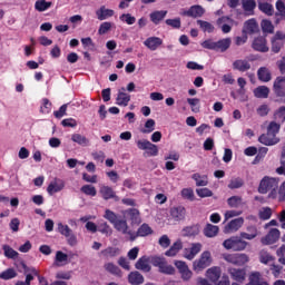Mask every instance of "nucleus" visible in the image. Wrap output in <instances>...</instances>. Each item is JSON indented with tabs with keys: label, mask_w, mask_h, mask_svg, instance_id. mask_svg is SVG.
<instances>
[{
	"label": "nucleus",
	"mask_w": 285,
	"mask_h": 285,
	"mask_svg": "<svg viewBox=\"0 0 285 285\" xmlns=\"http://www.w3.org/2000/svg\"><path fill=\"white\" fill-rule=\"evenodd\" d=\"M248 233L242 232L240 237L239 236H232L228 239H225L223 243L224 248L226 250H246V246H248V242L244 239H255L257 237V228L256 227H248L247 228Z\"/></svg>",
	"instance_id": "obj_1"
},
{
	"label": "nucleus",
	"mask_w": 285,
	"mask_h": 285,
	"mask_svg": "<svg viewBox=\"0 0 285 285\" xmlns=\"http://www.w3.org/2000/svg\"><path fill=\"white\" fill-rule=\"evenodd\" d=\"M277 190H279V178L264 176L258 186L261 195H267L268 199H277Z\"/></svg>",
	"instance_id": "obj_2"
},
{
	"label": "nucleus",
	"mask_w": 285,
	"mask_h": 285,
	"mask_svg": "<svg viewBox=\"0 0 285 285\" xmlns=\"http://www.w3.org/2000/svg\"><path fill=\"white\" fill-rule=\"evenodd\" d=\"M212 262L210 252L206 250L200 255L199 259L193 263V269L194 272H203L210 266Z\"/></svg>",
	"instance_id": "obj_3"
},
{
	"label": "nucleus",
	"mask_w": 285,
	"mask_h": 285,
	"mask_svg": "<svg viewBox=\"0 0 285 285\" xmlns=\"http://www.w3.org/2000/svg\"><path fill=\"white\" fill-rule=\"evenodd\" d=\"M224 259L228 264L242 267L248 264L250 258L246 254H226Z\"/></svg>",
	"instance_id": "obj_4"
},
{
	"label": "nucleus",
	"mask_w": 285,
	"mask_h": 285,
	"mask_svg": "<svg viewBox=\"0 0 285 285\" xmlns=\"http://www.w3.org/2000/svg\"><path fill=\"white\" fill-rule=\"evenodd\" d=\"M136 144L137 148L140 150H146L148 156L155 157L159 155V147L147 139L138 140Z\"/></svg>",
	"instance_id": "obj_5"
},
{
	"label": "nucleus",
	"mask_w": 285,
	"mask_h": 285,
	"mask_svg": "<svg viewBox=\"0 0 285 285\" xmlns=\"http://www.w3.org/2000/svg\"><path fill=\"white\" fill-rule=\"evenodd\" d=\"M175 267L178 269V273L180 274L181 279L184 282H190L191 281V278L194 276V273L189 268V266L187 265L186 262H184V261H176L175 262Z\"/></svg>",
	"instance_id": "obj_6"
},
{
	"label": "nucleus",
	"mask_w": 285,
	"mask_h": 285,
	"mask_svg": "<svg viewBox=\"0 0 285 285\" xmlns=\"http://www.w3.org/2000/svg\"><path fill=\"white\" fill-rule=\"evenodd\" d=\"M227 273L230 279L237 284H244V282H246V268L229 267Z\"/></svg>",
	"instance_id": "obj_7"
},
{
	"label": "nucleus",
	"mask_w": 285,
	"mask_h": 285,
	"mask_svg": "<svg viewBox=\"0 0 285 285\" xmlns=\"http://www.w3.org/2000/svg\"><path fill=\"white\" fill-rule=\"evenodd\" d=\"M66 188V183L61 178H55L47 187L48 195H56V193H61Z\"/></svg>",
	"instance_id": "obj_8"
},
{
	"label": "nucleus",
	"mask_w": 285,
	"mask_h": 285,
	"mask_svg": "<svg viewBox=\"0 0 285 285\" xmlns=\"http://www.w3.org/2000/svg\"><path fill=\"white\" fill-rule=\"evenodd\" d=\"M285 35L282 31H277L272 38V51L278 53L284 47Z\"/></svg>",
	"instance_id": "obj_9"
},
{
	"label": "nucleus",
	"mask_w": 285,
	"mask_h": 285,
	"mask_svg": "<svg viewBox=\"0 0 285 285\" xmlns=\"http://www.w3.org/2000/svg\"><path fill=\"white\" fill-rule=\"evenodd\" d=\"M279 229L272 228L268 234L261 239V243L263 244V246H271V244H275L279 240Z\"/></svg>",
	"instance_id": "obj_10"
},
{
	"label": "nucleus",
	"mask_w": 285,
	"mask_h": 285,
	"mask_svg": "<svg viewBox=\"0 0 285 285\" xmlns=\"http://www.w3.org/2000/svg\"><path fill=\"white\" fill-rule=\"evenodd\" d=\"M99 194L101 195L105 202H109V199H115L116 202H120L119 196H117L115 189L110 186H101L99 189Z\"/></svg>",
	"instance_id": "obj_11"
},
{
	"label": "nucleus",
	"mask_w": 285,
	"mask_h": 285,
	"mask_svg": "<svg viewBox=\"0 0 285 285\" xmlns=\"http://www.w3.org/2000/svg\"><path fill=\"white\" fill-rule=\"evenodd\" d=\"M187 209L184 206L173 207L170 209V217L174 222H184L186 219Z\"/></svg>",
	"instance_id": "obj_12"
},
{
	"label": "nucleus",
	"mask_w": 285,
	"mask_h": 285,
	"mask_svg": "<svg viewBox=\"0 0 285 285\" xmlns=\"http://www.w3.org/2000/svg\"><path fill=\"white\" fill-rule=\"evenodd\" d=\"M206 278L216 284L222 278V267L213 266L206 271Z\"/></svg>",
	"instance_id": "obj_13"
},
{
	"label": "nucleus",
	"mask_w": 285,
	"mask_h": 285,
	"mask_svg": "<svg viewBox=\"0 0 285 285\" xmlns=\"http://www.w3.org/2000/svg\"><path fill=\"white\" fill-rule=\"evenodd\" d=\"M130 100H131V96L126 92L125 87H121L118 90L117 98H116V104L118 106L127 107L129 105Z\"/></svg>",
	"instance_id": "obj_14"
},
{
	"label": "nucleus",
	"mask_w": 285,
	"mask_h": 285,
	"mask_svg": "<svg viewBox=\"0 0 285 285\" xmlns=\"http://www.w3.org/2000/svg\"><path fill=\"white\" fill-rule=\"evenodd\" d=\"M248 281L249 282L246 285H271V283H268L259 272L250 273Z\"/></svg>",
	"instance_id": "obj_15"
},
{
	"label": "nucleus",
	"mask_w": 285,
	"mask_h": 285,
	"mask_svg": "<svg viewBox=\"0 0 285 285\" xmlns=\"http://www.w3.org/2000/svg\"><path fill=\"white\" fill-rule=\"evenodd\" d=\"M258 141L265 146H273L279 142V138L275 134L267 131L259 136Z\"/></svg>",
	"instance_id": "obj_16"
},
{
	"label": "nucleus",
	"mask_w": 285,
	"mask_h": 285,
	"mask_svg": "<svg viewBox=\"0 0 285 285\" xmlns=\"http://www.w3.org/2000/svg\"><path fill=\"white\" fill-rule=\"evenodd\" d=\"M149 263H150V258L148 256H142L136 262L135 268L142 273H150L151 265Z\"/></svg>",
	"instance_id": "obj_17"
},
{
	"label": "nucleus",
	"mask_w": 285,
	"mask_h": 285,
	"mask_svg": "<svg viewBox=\"0 0 285 285\" xmlns=\"http://www.w3.org/2000/svg\"><path fill=\"white\" fill-rule=\"evenodd\" d=\"M242 32L246 35H255L259 32V24H257V20L249 19L245 21Z\"/></svg>",
	"instance_id": "obj_18"
},
{
	"label": "nucleus",
	"mask_w": 285,
	"mask_h": 285,
	"mask_svg": "<svg viewBox=\"0 0 285 285\" xmlns=\"http://www.w3.org/2000/svg\"><path fill=\"white\" fill-rule=\"evenodd\" d=\"M273 89L277 97H285V77H277L274 81Z\"/></svg>",
	"instance_id": "obj_19"
},
{
	"label": "nucleus",
	"mask_w": 285,
	"mask_h": 285,
	"mask_svg": "<svg viewBox=\"0 0 285 285\" xmlns=\"http://www.w3.org/2000/svg\"><path fill=\"white\" fill-rule=\"evenodd\" d=\"M132 226H139L142 222L140 210L137 208H130L126 212Z\"/></svg>",
	"instance_id": "obj_20"
},
{
	"label": "nucleus",
	"mask_w": 285,
	"mask_h": 285,
	"mask_svg": "<svg viewBox=\"0 0 285 285\" xmlns=\"http://www.w3.org/2000/svg\"><path fill=\"white\" fill-rule=\"evenodd\" d=\"M244 226V218L238 217L233 220H230L224 228V233H237V229Z\"/></svg>",
	"instance_id": "obj_21"
},
{
	"label": "nucleus",
	"mask_w": 285,
	"mask_h": 285,
	"mask_svg": "<svg viewBox=\"0 0 285 285\" xmlns=\"http://www.w3.org/2000/svg\"><path fill=\"white\" fill-rule=\"evenodd\" d=\"M252 47L254 50L259 52H268V46L265 37H258L254 39Z\"/></svg>",
	"instance_id": "obj_22"
},
{
	"label": "nucleus",
	"mask_w": 285,
	"mask_h": 285,
	"mask_svg": "<svg viewBox=\"0 0 285 285\" xmlns=\"http://www.w3.org/2000/svg\"><path fill=\"white\" fill-rule=\"evenodd\" d=\"M163 43L164 40L158 37H149L144 41V45L151 51L157 50Z\"/></svg>",
	"instance_id": "obj_23"
},
{
	"label": "nucleus",
	"mask_w": 285,
	"mask_h": 285,
	"mask_svg": "<svg viewBox=\"0 0 285 285\" xmlns=\"http://www.w3.org/2000/svg\"><path fill=\"white\" fill-rule=\"evenodd\" d=\"M184 244L181 239L176 240L169 249L165 252L166 257H176L180 250H183Z\"/></svg>",
	"instance_id": "obj_24"
},
{
	"label": "nucleus",
	"mask_w": 285,
	"mask_h": 285,
	"mask_svg": "<svg viewBox=\"0 0 285 285\" xmlns=\"http://www.w3.org/2000/svg\"><path fill=\"white\" fill-rule=\"evenodd\" d=\"M128 283L130 285H142L145 283V277L144 275L136 271V272H131L129 275H128Z\"/></svg>",
	"instance_id": "obj_25"
},
{
	"label": "nucleus",
	"mask_w": 285,
	"mask_h": 285,
	"mask_svg": "<svg viewBox=\"0 0 285 285\" xmlns=\"http://www.w3.org/2000/svg\"><path fill=\"white\" fill-rule=\"evenodd\" d=\"M97 19L100 21L107 20L108 18H111L115 16V11L111 9H107L106 6H102L99 8V10L96 11Z\"/></svg>",
	"instance_id": "obj_26"
},
{
	"label": "nucleus",
	"mask_w": 285,
	"mask_h": 285,
	"mask_svg": "<svg viewBox=\"0 0 285 285\" xmlns=\"http://www.w3.org/2000/svg\"><path fill=\"white\" fill-rule=\"evenodd\" d=\"M205 12L206 11L202 6H191L185 14L191 18H202Z\"/></svg>",
	"instance_id": "obj_27"
},
{
	"label": "nucleus",
	"mask_w": 285,
	"mask_h": 285,
	"mask_svg": "<svg viewBox=\"0 0 285 285\" xmlns=\"http://www.w3.org/2000/svg\"><path fill=\"white\" fill-rule=\"evenodd\" d=\"M258 259H259L261 264L268 265V264L275 262V256L271 255V253H268V250L262 249L258 253Z\"/></svg>",
	"instance_id": "obj_28"
},
{
	"label": "nucleus",
	"mask_w": 285,
	"mask_h": 285,
	"mask_svg": "<svg viewBox=\"0 0 285 285\" xmlns=\"http://www.w3.org/2000/svg\"><path fill=\"white\" fill-rule=\"evenodd\" d=\"M233 69L238 70L240 72L248 71L250 70V62H248V60H242V59L235 60L233 62Z\"/></svg>",
	"instance_id": "obj_29"
},
{
	"label": "nucleus",
	"mask_w": 285,
	"mask_h": 285,
	"mask_svg": "<svg viewBox=\"0 0 285 285\" xmlns=\"http://www.w3.org/2000/svg\"><path fill=\"white\" fill-rule=\"evenodd\" d=\"M243 10L248 14H255V8H257V2L255 0H242Z\"/></svg>",
	"instance_id": "obj_30"
},
{
	"label": "nucleus",
	"mask_w": 285,
	"mask_h": 285,
	"mask_svg": "<svg viewBox=\"0 0 285 285\" xmlns=\"http://www.w3.org/2000/svg\"><path fill=\"white\" fill-rule=\"evenodd\" d=\"M168 14V11H155L149 14L150 21L158 26Z\"/></svg>",
	"instance_id": "obj_31"
},
{
	"label": "nucleus",
	"mask_w": 285,
	"mask_h": 285,
	"mask_svg": "<svg viewBox=\"0 0 285 285\" xmlns=\"http://www.w3.org/2000/svg\"><path fill=\"white\" fill-rule=\"evenodd\" d=\"M258 80L263 82H268L271 79H273V75L271 73V70L266 67H261L257 71Z\"/></svg>",
	"instance_id": "obj_32"
},
{
	"label": "nucleus",
	"mask_w": 285,
	"mask_h": 285,
	"mask_svg": "<svg viewBox=\"0 0 285 285\" xmlns=\"http://www.w3.org/2000/svg\"><path fill=\"white\" fill-rule=\"evenodd\" d=\"M219 233V226L207 224L204 228V235L205 237H217Z\"/></svg>",
	"instance_id": "obj_33"
},
{
	"label": "nucleus",
	"mask_w": 285,
	"mask_h": 285,
	"mask_svg": "<svg viewBox=\"0 0 285 285\" xmlns=\"http://www.w3.org/2000/svg\"><path fill=\"white\" fill-rule=\"evenodd\" d=\"M185 237H196L200 233V226L199 225H191L188 227H185L183 229Z\"/></svg>",
	"instance_id": "obj_34"
},
{
	"label": "nucleus",
	"mask_w": 285,
	"mask_h": 285,
	"mask_svg": "<svg viewBox=\"0 0 285 285\" xmlns=\"http://www.w3.org/2000/svg\"><path fill=\"white\" fill-rule=\"evenodd\" d=\"M154 234V229L150 227L149 224L144 223L138 229L137 235L139 237H148L149 235Z\"/></svg>",
	"instance_id": "obj_35"
},
{
	"label": "nucleus",
	"mask_w": 285,
	"mask_h": 285,
	"mask_svg": "<svg viewBox=\"0 0 285 285\" xmlns=\"http://www.w3.org/2000/svg\"><path fill=\"white\" fill-rule=\"evenodd\" d=\"M3 255L7 259H18L19 253L9 245L2 246Z\"/></svg>",
	"instance_id": "obj_36"
},
{
	"label": "nucleus",
	"mask_w": 285,
	"mask_h": 285,
	"mask_svg": "<svg viewBox=\"0 0 285 285\" xmlns=\"http://www.w3.org/2000/svg\"><path fill=\"white\" fill-rule=\"evenodd\" d=\"M105 269H106L109 274H111V275H114V276L122 277V272H121L120 267L117 266V265H115L114 263H107V264L105 265Z\"/></svg>",
	"instance_id": "obj_37"
},
{
	"label": "nucleus",
	"mask_w": 285,
	"mask_h": 285,
	"mask_svg": "<svg viewBox=\"0 0 285 285\" xmlns=\"http://www.w3.org/2000/svg\"><path fill=\"white\" fill-rule=\"evenodd\" d=\"M114 228H116V230H118L119 233H122V235H127L129 226L126 219H118L114 224Z\"/></svg>",
	"instance_id": "obj_38"
},
{
	"label": "nucleus",
	"mask_w": 285,
	"mask_h": 285,
	"mask_svg": "<svg viewBox=\"0 0 285 285\" xmlns=\"http://www.w3.org/2000/svg\"><path fill=\"white\" fill-rule=\"evenodd\" d=\"M258 9L265 13L266 16H273L275 13V8L273 7V4L268 3V2H259L258 3Z\"/></svg>",
	"instance_id": "obj_39"
},
{
	"label": "nucleus",
	"mask_w": 285,
	"mask_h": 285,
	"mask_svg": "<svg viewBox=\"0 0 285 285\" xmlns=\"http://www.w3.org/2000/svg\"><path fill=\"white\" fill-rule=\"evenodd\" d=\"M203 245L199 243L193 244L189 253L186 254V259H195V257L200 253Z\"/></svg>",
	"instance_id": "obj_40"
},
{
	"label": "nucleus",
	"mask_w": 285,
	"mask_h": 285,
	"mask_svg": "<svg viewBox=\"0 0 285 285\" xmlns=\"http://www.w3.org/2000/svg\"><path fill=\"white\" fill-rule=\"evenodd\" d=\"M191 179H194V181L196 183V186L198 187H204L208 184V176L206 175L202 176L198 173L193 174Z\"/></svg>",
	"instance_id": "obj_41"
},
{
	"label": "nucleus",
	"mask_w": 285,
	"mask_h": 285,
	"mask_svg": "<svg viewBox=\"0 0 285 285\" xmlns=\"http://www.w3.org/2000/svg\"><path fill=\"white\" fill-rule=\"evenodd\" d=\"M271 94V89L266 86H259L254 90V96L256 98H268V95Z\"/></svg>",
	"instance_id": "obj_42"
},
{
	"label": "nucleus",
	"mask_w": 285,
	"mask_h": 285,
	"mask_svg": "<svg viewBox=\"0 0 285 285\" xmlns=\"http://www.w3.org/2000/svg\"><path fill=\"white\" fill-rule=\"evenodd\" d=\"M101 255L104 257H117V255H120V248L119 247L109 246L106 249L101 250Z\"/></svg>",
	"instance_id": "obj_43"
},
{
	"label": "nucleus",
	"mask_w": 285,
	"mask_h": 285,
	"mask_svg": "<svg viewBox=\"0 0 285 285\" xmlns=\"http://www.w3.org/2000/svg\"><path fill=\"white\" fill-rule=\"evenodd\" d=\"M244 187V180L240 177H235L229 180L227 188L229 190H237V188Z\"/></svg>",
	"instance_id": "obj_44"
},
{
	"label": "nucleus",
	"mask_w": 285,
	"mask_h": 285,
	"mask_svg": "<svg viewBox=\"0 0 285 285\" xmlns=\"http://www.w3.org/2000/svg\"><path fill=\"white\" fill-rule=\"evenodd\" d=\"M18 276V273L13 268H8L0 273V279L2 281H11Z\"/></svg>",
	"instance_id": "obj_45"
},
{
	"label": "nucleus",
	"mask_w": 285,
	"mask_h": 285,
	"mask_svg": "<svg viewBox=\"0 0 285 285\" xmlns=\"http://www.w3.org/2000/svg\"><path fill=\"white\" fill-rule=\"evenodd\" d=\"M233 41L230 40V38H225V39H222V40H218L216 42V50H220L222 52L228 50V48H230V43Z\"/></svg>",
	"instance_id": "obj_46"
},
{
	"label": "nucleus",
	"mask_w": 285,
	"mask_h": 285,
	"mask_svg": "<svg viewBox=\"0 0 285 285\" xmlns=\"http://www.w3.org/2000/svg\"><path fill=\"white\" fill-rule=\"evenodd\" d=\"M52 7V2H48L46 0H37L35 2V9L39 12H43Z\"/></svg>",
	"instance_id": "obj_47"
},
{
	"label": "nucleus",
	"mask_w": 285,
	"mask_h": 285,
	"mask_svg": "<svg viewBox=\"0 0 285 285\" xmlns=\"http://www.w3.org/2000/svg\"><path fill=\"white\" fill-rule=\"evenodd\" d=\"M160 274L164 275H175L176 274V269L173 265H169L167 263V261H165V263L158 268Z\"/></svg>",
	"instance_id": "obj_48"
},
{
	"label": "nucleus",
	"mask_w": 285,
	"mask_h": 285,
	"mask_svg": "<svg viewBox=\"0 0 285 285\" xmlns=\"http://www.w3.org/2000/svg\"><path fill=\"white\" fill-rule=\"evenodd\" d=\"M71 140L80 146H88L89 145V139L80 134H73L71 135Z\"/></svg>",
	"instance_id": "obj_49"
},
{
	"label": "nucleus",
	"mask_w": 285,
	"mask_h": 285,
	"mask_svg": "<svg viewBox=\"0 0 285 285\" xmlns=\"http://www.w3.org/2000/svg\"><path fill=\"white\" fill-rule=\"evenodd\" d=\"M187 102L190 106L193 112L198 114L200 112V99L198 98H187Z\"/></svg>",
	"instance_id": "obj_50"
},
{
	"label": "nucleus",
	"mask_w": 285,
	"mask_h": 285,
	"mask_svg": "<svg viewBox=\"0 0 285 285\" xmlns=\"http://www.w3.org/2000/svg\"><path fill=\"white\" fill-rule=\"evenodd\" d=\"M80 190L83 195H88L89 197H97V188L94 185H83Z\"/></svg>",
	"instance_id": "obj_51"
},
{
	"label": "nucleus",
	"mask_w": 285,
	"mask_h": 285,
	"mask_svg": "<svg viewBox=\"0 0 285 285\" xmlns=\"http://www.w3.org/2000/svg\"><path fill=\"white\" fill-rule=\"evenodd\" d=\"M274 120L277 121L278 124L285 122V106H282L277 110H275Z\"/></svg>",
	"instance_id": "obj_52"
},
{
	"label": "nucleus",
	"mask_w": 285,
	"mask_h": 285,
	"mask_svg": "<svg viewBox=\"0 0 285 285\" xmlns=\"http://www.w3.org/2000/svg\"><path fill=\"white\" fill-rule=\"evenodd\" d=\"M258 217L264 222L271 219L273 217V209L271 207H263L258 213Z\"/></svg>",
	"instance_id": "obj_53"
},
{
	"label": "nucleus",
	"mask_w": 285,
	"mask_h": 285,
	"mask_svg": "<svg viewBox=\"0 0 285 285\" xmlns=\"http://www.w3.org/2000/svg\"><path fill=\"white\" fill-rule=\"evenodd\" d=\"M197 24L200 27V29L204 32H208L212 33L215 31V26H213L210 22L208 21H204V20H197Z\"/></svg>",
	"instance_id": "obj_54"
},
{
	"label": "nucleus",
	"mask_w": 285,
	"mask_h": 285,
	"mask_svg": "<svg viewBox=\"0 0 285 285\" xmlns=\"http://www.w3.org/2000/svg\"><path fill=\"white\" fill-rule=\"evenodd\" d=\"M282 128V124L277 122V120L271 121L267 126V132L273 134L274 136H277L279 134V129Z\"/></svg>",
	"instance_id": "obj_55"
},
{
	"label": "nucleus",
	"mask_w": 285,
	"mask_h": 285,
	"mask_svg": "<svg viewBox=\"0 0 285 285\" xmlns=\"http://www.w3.org/2000/svg\"><path fill=\"white\" fill-rule=\"evenodd\" d=\"M261 27L264 33H274L275 32V26L269 20H263L261 22Z\"/></svg>",
	"instance_id": "obj_56"
},
{
	"label": "nucleus",
	"mask_w": 285,
	"mask_h": 285,
	"mask_svg": "<svg viewBox=\"0 0 285 285\" xmlns=\"http://www.w3.org/2000/svg\"><path fill=\"white\" fill-rule=\"evenodd\" d=\"M243 199L240 196H232L227 199V204L230 208H239L242 206Z\"/></svg>",
	"instance_id": "obj_57"
},
{
	"label": "nucleus",
	"mask_w": 285,
	"mask_h": 285,
	"mask_svg": "<svg viewBox=\"0 0 285 285\" xmlns=\"http://www.w3.org/2000/svg\"><path fill=\"white\" fill-rule=\"evenodd\" d=\"M57 230L63 237H69L70 233H72V229L68 225H63L62 223L57 224Z\"/></svg>",
	"instance_id": "obj_58"
},
{
	"label": "nucleus",
	"mask_w": 285,
	"mask_h": 285,
	"mask_svg": "<svg viewBox=\"0 0 285 285\" xmlns=\"http://www.w3.org/2000/svg\"><path fill=\"white\" fill-rule=\"evenodd\" d=\"M104 218L107 219L110 224H115L119 218L118 215L111 209H106Z\"/></svg>",
	"instance_id": "obj_59"
},
{
	"label": "nucleus",
	"mask_w": 285,
	"mask_h": 285,
	"mask_svg": "<svg viewBox=\"0 0 285 285\" xmlns=\"http://www.w3.org/2000/svg\"><path fill=\"white\" fill-rule=\"evenodd\" d=\"M114 23L111 22H102L99 26L98 35L104 36L107 35L112 29Z\"/></svg>",
	"instance_id": "obj_60"
},
{
	"label": "nucleus",
	"mask_w": 285,
	"mask_h": 285,
	"mask_svg": "<svg viewBox=\"0 0 285 285\" xmlns=\"http://www.w3.org/2000/svg\"><path fill=\"white\" fill-rule=\"evenodd\" d=\"M256 112L259 117H266L271 112V107L266 104H263L256 109Z\"/></svg>",
	"instance_id": "obj_61"
},
{
	"label": "nucleus",
	"mask_w": 285,
	"mask_h": 285,
	"mask_svg": "<svg viewBox=\"0 0 285 285\" xmlns=\"http://www.w3.org/2000/svg\"><path fill=\"white\" fill-rule=\"evenodd\" d=\"M122 22H126L128 26H132L136 23V17H132L130 13H124L119 17Z\"/></svg>",
	"instance_id": "obj_62"
},
{
	"label": "nucleus",
	"mask_w": 285,
	"mask_h": 285,
	"mask_svg": "<svg viewBox=\"0 0 285 285\" xmlns=\"http://www.w3.org/2000/svg\"><path fill=\"white\" fill-rule=\"evenodd\" d=\"M276 10H277V12L275 13L276 17H285L284 1H282V0L276 1Z\"/></svg>",
	"instance_id": "obj_63"
},
{
	"label": "nucleus",
	"mask_w": 285,
	"mask_h": 285,
	"mask_svg": "<svg viewBox=\"0 0 285 285\" xmlns=\"http://www.w3.org/2000/svg\"><path fill=\"white\" fill-rule=\"evenodd\" d=\"M278 263L285 266V245H282L277 252Z\"/></svg>",
	"instance_id": "obj_64"
}]
</instances>
